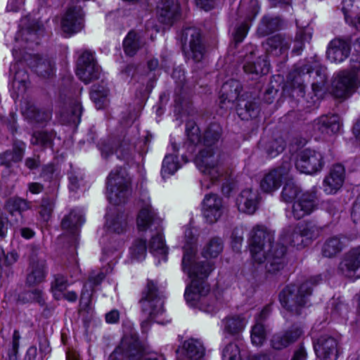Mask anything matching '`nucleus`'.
Wrapping results in <instances>:
<instances>
[{"instance_id":"50","label":"nucleus","mask_w":360,"mask_h":360,"mask_svg":"<svg viewBox=\"0 0 360 360\" xmlns=\"http://www.w3.org/2000/svg\"><path fill=\"white\" fill-rule=\"evenodd\" d=\"M108 94V89L105 86L103 85L93 86L91 92V98L94 102L98 109H101L103 107Z\"/></svg>"},{"instance_id":"38","label":"nucleus","mask_w":360,"mask_h":360,"mask_svg":"<svg viewBox=\"0 0 360 360\" xmlns=\"http://www.w3.org/2000/svg\"><path fill=\"white\" fill-rule=\"evenodd\" d=\"M46 274V264L44 262L33 263L31 271L27 276L26 283L29 285H35L44 281Z\"/></svg>"},{"instance_id":"55","label":"nucleus","mask_w":360,"mask_h":360,"mask_svg":"<svg viewBox=\"0 0 360 360\" xmlns=\"http://www.w3.org/2000/svg\"><path fill=\"white\" fill-rule=\"evenodd\" d=\"M285 146L284 140L279 137L268 143L266 146V153L271 158H274L284 150Z\"/></svg>"},{"instance_id":"6","label":"nucleus","mask_w":360,"mask_h":360,"mask_svg":"<svg viewBox=\"0 0 360 360\" xmlns=\"http://www.w3.org/2000/svg\"><path fill=\"white\" fill-rule=\"evenodd\" d=\"M241 89V84L238 80L230 79L226 82L221 89L220 103L221 108H232L234 102L238 101L236 111L242 120L256 117L259 111L257 103L253 101H245L240 98L239 95Z\"/></svg>"},{"instance_id":"3","label":"nucleus","mask_w":360,"mask_h":360,"mask_svg":"<svg viewBox=\"0 0 360 360\" xmlns=\"http://www.w3.org/2000/svg\"><path fill=\"white\" fill-rule=\"evenodd\" d=\"M321 281V276H315L302 283L288 285L279 295L281 305L286 310L300 314L309 302L314 285Z\"/></svg>"},{"instance_id":"5","label":"nucleus","mask_w":360,"mask_h":360,"mask_svg":"<svg viewBox=\"0 0 360 360\" xmlns=\"http://www.w3.org/2000/svg\"><path fill=\"white\" fill-rule=\"evenodd\" d=\"M355 51L351 59V70L339 72L332 83V94L338 98L349 97L360 86V38L355 44Z\"/></svg>"},{"instance_id":"13","label":"nucleus","mask_w":360,"mask_h":360,"mask_svg":"<svg viewBox=\"0 0 360 360\" xmlns=\"http://www.w3.org/2000/svg\"><path fill=\"white\" fill-rule=\"evenodd\" d=\"M182 40L184 41V51L187 57L195 62L200 61L204 56L205 47L200 30L195 27L186 28L182 34Z\"/></svg>"},{"instance_id":"47","label":"nucleus","mask_w":360,"mask_h":360,"mask_svg":"<svg viewBox=\"0 0 360 360\" xmlns=\"http://www.w3.org/2000/svg\"><path fill=\"white\" fill-rule=\"evenodd\" d=\"M25 149V144L23 142H17L13 146V151L6 152L3 154L5 160H0L1 165H9L11 161L19 162L22 160L24 150Z\"/></svg>"},{"instance_id":"10","label":"nucleus","mask_w":360,"mask_h":360,"mask_svg":"<svg viewBox=\"0 0 360 360\" xmlns=\"http://www.w3.org/2000/svg\"><path fill=\"white\" fill-rule=\"evenodd\" d=\"M143 348L134 330L125 333L120 345L110 355L109 360H141Z\"/></svg>"},{"instance_id":"49","label":"nucleus","mask_w":360,"mask_h":360,"mask_svg":"<svg viewBox=\"0 0 360 360\" xmlns=\"http://www.w3.org/2000/svg\"><path fill=\"white\" fill-rule=\"evenodd\" d=\"M19 300L22 303L37 302L43 305L44 304V293L40 288H34L20 294Z\"/></svg>"},{"instance_id":"48","label":"nucleus","mask_w":360,"mask_h":360,"mask_svg":"<svg viewBox=\"0 0 360 360\" xmlns=\"http://www.w3.org/2000/svg\"><path fill=\"white\" fill-rule=\"evenodd\" d=\"M6 208L7 211L11 214L14 215L15 214H18L21 216V213L24 211H26L30 208V205L26 200L14 198L9 199L6 204Z\"/></svg>"},{"instance_id":"18","label":"nucleus","mask_w":360,"mask_h":360,"mask_svg":"<svg viewBox=\"0 0 360 360\" xmlns=\"http://www.w3.org/2000/svg\"><path fill=\"white\" fill-rule=\"evenodd\" d=\"M338 270L346 277L352 279L360 278V246L352 248L344 255Z\"/></svg>"},{"instance_id":"43","label":"nucleus","mask_w":360,"mask_h":360,"mask_svg":"<svg viewBox=\"0 0 360 360\" xmlns=\"http://www.w3.org/2000/svg\"><path fill=\"white\" fill-rule=\"evenodd\" d=\"M126 224V219L122 213L117 214L116 216L110 213L107 214L106 226L109 231L120 233L124 231Z\"/></svg>"},{"instance_id":"16","label":"nucleus","mask_w":360,"mask_h":360,"mask_svg":"<svg viewBox=\"0 0 360 360\" xmlns=\"http://www.w3.org/2000/svg\"><path fill=\"white\" fill-rule=\"evenodd\" d=\"M101 73L100 67L97 65L94 56L89 51H84L79 56L76 74L79 79L85 84L97 79Z\"/></svg>"},{"instance_id":"4","label":"nucleus","mask_w":360,"mask_h":360,"mask_svg":"<svg viewBox=\"0 0 360 360\" xmlns=\"http://www.w3.org/2000/svg\"><path fill=\"white\" fill-rule=\"evenodd\" d=\"M223 154L219 148H202L195 158V164L204 176L202 186L208 189L224 174Z\"/></svg>"},{"instance_id":"9","label":"nucleus","mask_w":360,"mask_h":360,"mask_svg":"<svg viewBox=\"0 0 360 360\" xmlns=\"http://www.w3.org/2000/svg\"><path fill=\"white\" fill-rule=\"evenodd\" d=\"M131 179L122 167L112 170L107 180V195L110 203L124 202L130 193Z\"/></svg>"},{"instance_id":"59","label":"nucleus","mask_w":360,"mask_h":360,"mask_svg":"<svg viewBox=\"0 0 360 360\" xmlns=\"http://www.w3.org/2000/svg\"><path fill=\"white\" fill-rule=\"evenodd\" d=\"M53 202L48 199H44L41 204L40 214L45 221H48L53 210Z\"/></svg>"},{"instance_id":"7","label":"nucleus","mask_w":360,"mask_h":360,"mask_svg":"<svg viewBox=\"0 0 360 360\" xmlns=\"http://www.w3.org/2000/svg\"><path fill=\"white\" fill-rule=\"evenodd\" d=\"M308 74L309 77H312L315 79L311 84V89L314 96L319 99L324 94L327 75L326 69L319 67L316 63L314 66L309 64L304 65L290 73L289 78L291 80V86L295 90L297 89L300 96H303L304 94L303 82L304 79L302 77H306Z\"/></svg>"},{"instance_id":"64","label":"nucleus","mask_w":360,"mask_h":360,"mask_svg":"<svg viewBox=\"0 0 360 360\" xmlns=\"http://www.w3.org/2000/svg\"><path fill=\"white\" fill-rule=\"evenodd\" d=\"M353 0H343L342 11L345 15V20L347 23L352 22V17L349 15V8L352 6Z\"/></svg>"},{"instance_id":"25","label":"nucleus","mask_w":360,"mask_h":360,"mask_svg":"<svg viewBox=\"0 0 360 360\" xmlns=\"http://www.w3.org/2000/svg\"><path fill=\"white\" fill-rule=\"evenodd\" d=\"M351 40L336 38L333 39L328 46L327 58L333 63H342L347 59L350 53Z\"/></svg>"},{"instance_id":"22","label":"nucleus","mask_w":360,"mask_h":360,"mask_svg":"<svg viewBox=\"0 0 360 360\" xmlns=\"http://www.w3.org/2000/svg\"><path fill=\"white\" fill-rule=\"evenodd\" d=\"M314 351L319 358L324 360H337L338 343L336 339L328 335H322L314 341Z\"/></svg>"},{"instance_id":"29","label":"nucleus","mask_w":360,"mask_h":360,"mask_svg":"<svg viewBox=\"0 0 360 360\" xmlns=\"http://www.w3.org/2000/svg\"><path fill=\"white\" fill-rule=\"evenodd\" d=\"M21 112L23 116L30 122L44 123L51 117V112L48 110L37 108L34 103L24 101L21 104Z\"/></svg>"},{"instance_id":"58","label":"nucleus","mask_w":360,"mask_h":360,"mask_svg":"<svg viewBox=\"0 0 360 360\" xmlns=\"http://www.w3.org/2000/svg\"><path fill=\"white\" fill-rule=\"evenodd\" d=\"M31 143L34 145L49 146L51 144V136L46 132H36L32 135Z\"/></svg>"},{"instance_id":"23","label":"nucleus","mask_w":360,"mask_h":360,"mask_svg":"<svg viewBox=\"0 0 360 360\" xmlns=\"http://www.w3.org/2000/svg\"><path fill=\"white\" fill-rule=\"evenodd\" d=\"M159 20L165 25H171L180 18V9L178 0H160L157 8Z\"/></svg>"},{"instance_id":"14","label":"nucleus","mask_w":360,"mask_h":360,"mask_svg":"<svg viewBox=\"0 0 360 360\" xmlns=\"http://www.w3.org/2000/svg\"><path fill=\"white\" fill-rule=\"evenodd\" d=\"M324 165L323 157L317 150L305 149L297 158L295 167L302 173L312 174L321 171Z\"/></svg>"},{"instance_id":"40","label":"nucleus","mask_w":360,"mask_h":360,"mask_svg":"<svg viewBox=\"0 0 360 360\" xmlns=\"http://www.w3.org/2000/svg\"><path fill=\"white\" fill-rule=\"evenodd\" d=\"M247 323V319L242 315L231 316L225 320V329L231 334H238L244 330Z\"/></svg>"},{"instance_id":"45","label":"nucleus","mask_w":360,"mask_h":360,"mask_svg":"<svg viewBox=\"0 0 360 360\" xmlns=\"http://www.w3.org/2000/svg\"><path fill=\"white\" fill-rule=\"evenodd\" d=\"M70 110L67 112H63L61 117L64 121L67 122H72L77 124L80 122V117L82 112V108L81 103L78 101L72 102L70 104Z\"/></svg>"},{"instance_id":"33","label":"nucleus","mask_w":360,"mask_h":360,"mask_svg":"<svg viewBox=\"0 0 360 360\" xmlns=\"http://www.w3.org/2000/svg\"><path fill=\"white\" fill-rule=\"evenodd\" d=\"M105 276V274L101 271H92L90 273L88 281L84 285V290L82 292L80 299L82 304L85 306L89 304L94 288L98 285L104 279Z\"/></svg>"},{"instance_id":"36","label":"nucleus","mask_w":360,"mask_h":360,"mask_svg":"<svg viewBox=\"0 0 360 360\" xmlns=\"http://www.w3.org/2000/svg\"><path fill=\"white\" fill-rule=\"evenodd\" d=\"M11 71H15L13 79V88L18 91V94H23L28 86L29 76L27 72L25 70L20 68L17 63L12 65Z\"/></svg>"},{"instance_id":"1","label":"nucleus","mask_w":360,"mask_h":360,"mask_svg":"<svg viewBox=\"0 0 360 360\" xmlns=\"http://www.w3.org/2000/svg\"><path fill=\"white\" fill-rule=\"evenodd\" d=\"M282 244L274 243V232L263 225L255 226L249 233V248L255 263H265L267 272L276 274L285 264V245L297 248L307 245L300 226L291 225L285 228L280 235Z\"/></svg>"},{"instance_id":"39","label":"nucleus","mask_w":360,"mask_h":360,"mask_svg":"<svg viewBox=\"0 0 360 360\" xmlns=\"http://www.w3.org/2000/svg\"><path fill=\"white\" fill-rule=\"evenodd\" d=\"M223 248V242L221 238H212L205 244L201 254L206 259L216 258L221 254Z\"/></svg>"},{"instance_id":"19","label":"nucleus","mask_w":360,"mask_h":360,"mask_svg":"<svg viewBox=\"0 0 360 360\" xmlns=\"http://www.w3.org/2000/svg\"><path fill=\"white\" fill-rule=\"evenodd\" d=\"M140 211L137 216V227L139 231H144L153 224H159L160 219L155 210L150 205V198L147 193L142 195L140 198Z\"/></svg>"},{"instance_id":"28","label":"nucleus","mask_w":360,"mask_h":360,"mask_svg":"<svg viewBox=\"0 0 360 360\" xmlns=\"http://www.w3.org/2000/svg\"><path fill=\"white\" fill-rule=\"evenodd\" d=\"M300 327L292 326L289 330L274 335L271 340V346L275 349H282L295 342L302 335Z\"/></svg>"},{"instance_id":"32","label":"nucleus","mask_w":360,"mask_h":360,"mask_svg":"<svg viewBox=\"0 0 360 360\" xmlns=\"http://www.w3.org/2000/svg\"><path fill=\"white\" fill-rule=\"evenodd\" d=\"M28 64L40 77H50L55 74V64L49 58L34 55L28 62Z\"/></svg>"},{"instance_id":"26","label":"nucleus","mask_w":360,"mask_h":360,"mask_svg":"<svg viewBox=\"0 0 360 360\" xmlns=\"http://www.w3.org/2000/svg\"><path fill=\"white\" fill-rule=\"evenodd\" d=\"M353 238L342 234L328 237L322 245V255L327 258L336 257Z\"/></svg>"},{"instance_id":"30","label":"nucleus","mask_w":360,"mask_h":360,"mask_svg":"<svg viewBox=\"0 0 360 360\" xmlns=\"http://www.w3.org/2000/svg\"><path fill=\"white\" fill-rule=\"evenodd\" d=\"M181 353L187 360H205V349L200 339L189 338L184 342Z\"/></svg>"},{"instance_id":"42","label":"nucleus","mask_w":360,"mask_h":360,"mask_svg":"<svg viewBox=\"0 0 360 360\" xmlns=\"http://www.w3.org/2000/svg\"><path fill=\"white\" fill-rule=\"evenodd\" d=\"M150 252L162 260H167V248L165 245L163 236L160 232L153 236L150 242Z\"/></svg>"},{"instance_id":"21","label":"nucleus","mask_w":360,"mask_h":360,"mask_svg":"<svg viewBox=\"0 0 360 360\" xmlns=\"http://www.w3.org/2000/svg\"><path fill=\"white\" fill-rule=\"evenodd\" d=\"M345 179V169L341 164L332 165L323 181V189L326 194H335L342 186Z\"/></svg>"},{"instance_id":"20","label":"nucleus","mask_w":360,"mask_h":360,"mask_svg":"<svg viewBox=\"0 0 360 360\" xmlns=\"http://www.w3.org/2000/svg\"><path fill=\"white\" fill-rule=\"evenodd\" d=\"M316 207V195L313 191L302 193L292 207L293 217L298 220L312 213Z\"/></svg>"},{"instance_id":"24","label":"nucleus","mask_w":360,"mask_h":360,"mask_svg":"<svg viewBox=\"0 0 360 360\" xmlns=\"http://www.w3.org/2000/svg\"><path fill=\"white\" fill-rule=\"evenodd\" d=\"M260 201L261 196L258 190L245 188L238 197L236 203L239 211L252 214L258 209Z\"/></svg>"},{"instance_id":"61","label":"nucleus","mask_w":360,"mask_h":360,"mask_svg":"<svg viewBox=\"0 0 360 360\" xmlns=\"http://www.w3.org/2000/svg\"><path fill=\"white\" fill-rule=\"evenodd\" d=\"M69 188L72 192H77L80 188L82 178L75 172H71L69 174Z\"/></svg>"},{"instance_id":"44","label":"nucleus","mask_w":360,"mask_h":360,"mask_svg":"<svg viewBox=\"0 0 360 360\" xmlns=\"http://www.w3.org/2000/svg\"><path fill=\"white\" fill-rule=\"evenodd\" d=\"M298 224L307 245L321 234V229L312 221L299 223Z\"/></svg>"},{"instance_id":"62","label":"nucleus","mask_w":360,"mask_h":360,"mask_svg":"<svg viewBox=\"0 0 360 360\" xmlns=\"http://www.w3.org/2000/svg\"><path fill=\"white\" fill-rule=\"evenodd\" d=\"M351 217L354 224H360V194L357 196L353 204Z\"/></svg>"},{"instance_id":"52","label":"nucleus","mask_w":360,"mask_h":360,"mask_svg":"<svg viewBox=\"0 0 360 360\" xmlns=\"http://www.w3.org/2000/svg\"><path fill=\"white\" fill-rule=\"evenodd\" d=\"M68 285L67 279L62 275H56L51 283V290L56 299L62 298V293Z\"/></svg>"},{"instance_id":"27","label":"nucleus","mask_w":360,"mask_h":360,"mask_svg":"<svg viewBox=\"0 0 360 360\" xmlns=\"http://www.w3.org/2000/svg\"><path fill=\"white\" fill-rule=\"evenodd\" d=\"M340 120L338 115H323L316 120L314 129L321 135H332L340 129Z\"/></svg>"},{"instance_id":"54","label":"nucleus","mask_w":360,"mask_h":360,"mask_svg":"<svg viewBox=\"0 0 360 360\" xmlns=\"http://www.w3.org/2000/svg\"><path fill=\"white\" fill-rule=\"evenodd\" d=\"M146 243L145 240L138 239L135 240L130 248V255L134 259L141 261L143 260L146 255Z\"/></svg>"},{"instance_id":"15","label":"nucleus","mask_w":360,"mask_h":360,"mask_svg":"<svg viewBox=\"0 0 360 360\" xmlns=\"http://www.w3.org/2000/svg\"><path fill=\"white\" fill-rule=\"evenodd\" d=\"M84 27V13L79 6H70L63 15L60 28L66 37L80 32Z\"/></svg>"},{"instance_id":"56","label":"nucleus","mask_w":360,"mask_h":360,"mask_svg":"<svg viewBox=\"0 0 360 360\" xmlns=\"http://www.w3.org/2000/svg\"><path fill=\"white\" fill-rule=\"evenodd\" d=\"M42 32L41 26L37 22L32 27L23 29L22 30V36L23 39L28 41H36L38 39L39 35Z\"/></svg>"},{"instance_id":"46","label":"nucleus","mask_w":360,"mask_h":360,"mask_svg":"<svg viewBox=\"0 0 360 360\" xmlns=\"http://www.w3.org/2000/svg\"><path fill=\"white\" fill-rule=\"evenodd\" d=\"M302 192L300 187L292 181L286 182L281 192V199L285 202L296 200Z\"/></svg>"},{"instance_id":"63","label":"nucleus","mask_w":360,"mask_h":360,"mask_svg":"<svg viewBox=\"0 0 360 360\" xmlns=\"http://www.w3.org/2000/svg\"><path fill=\"white\" fill-rule=\"evenodd\" d=\"M233 247L238 250L243 241V231L240 229H235L232 233Z\"/></svg>"},{"instance_id":"37","label":"nucleus","mask_w":360,"mask_h":360,"mask_svg":"<svg viewBox=\"0 0 360 360\" xmlns=\"http://www.w3.org/2000/svg\"><path fill=\"white\" fill-rule=\"evenodd\" d=\"M84 222V218L82 212L79 210H73L70 213L65 216L61 223L64 230L75 233L79 226Z\"/></svg>"},{"instance_id":"57","label":"nucleus","mask_w":360,"mask_h":360,"mask_svg":"<svg viewBox=\"0 0 360 360\" xmlns=\"http://www.w3.org/2000/svg\"><path fill=\"white\" fill-rule=\"evenodd\" d=\"M101 150L102 155L105 158L115 153L117 158H120V155L118 154V152L120 150L122 152V146L117 141H108L102 144Z\"/></svg>"},{"instance_id":"34","label":"nucleus","mask_w":360,"mask_h":360,"mask_svg":"<svg viewBox=\"0 0 360 360\" xmlns=\"http://www.w3.org/2000/svg\"><path fill=\"white\" fill-rule=\"evenodd\" d=\"M146 42L142 35L131 30L123 40V50L127 56H134L144 46Z\"/></svg>"},{"instance_id":"17","label":"nucleus","mask_w":360,"mask_h":360,"mask_svg":"<svg viewBox=\"0 0 360 360\" xmlns=\"http://www.w3.org/2000/svg\"><path fill=\"white\" fill-rule=\"evenodd\" d=\"M223 200L217 194L206 195L202 202V214L209 224L217 221L224 212Z\"/></svg>"},{"instance_id":"51","label":"nucleus","mask_w":360,"mask_h":360,"mask_svg":"<svg viewBox=\"0 0 360 360\" xmlns=\"http://www.w3.org/2000/svg\"><path fill=\"white\" fill-rule=\"evenodd\" d=\"M177 157L168 155H166L162 162L161 173L165 178L166 176L174 174L179 169Z\"/></svg>"},{"instance_id":"31","label":"nucleus","mask_w":360,"mask_h":360,"mask_svg":"<svg viewBox=\"0 0 360 360\" xmlns=\"http://www.w3.org/2000/svg\"><path fill=\"white\" fill-rule=\"evenodd\" d=\"M253 51L246 56L243 65L244 71L247 74L261 75H266L269 71V63L266 60V56L264 58L258 57L257 60L253 59Z\"/></svg>"},{"instance_id":"41","label":"nucleus","mask_w":360,"mask_h":360,"mask_svg":"<svg viewBox=\"0 0 360 360\" xmlns=\"http://www.w3.org/2000/svg\"><path fill=\"white\" fill-rule=\"evenodd\" d=\"M281 19L278 17L265 16L263 18L257 29V34L264 37L279 29Z\"/></svg>"},{"instance_id":"35","label":"nucleus","mask_w":360,"mask_h":360,"mask_svg":"<svg viewBox=\"0 0 360 360\" xmlns=\"http://www.w3.org/2000/svg\"><path fill=\"white\" fill-rule=\"evenodd\" d=\"M289 40L280 34H276L267 39L264 44L266 51L269 54L278 56L289 49Z\"/></svg>"},{"instance_id":"8","label":"nucleus","mask_w":360,"mask_h":360,"mask_svg":"<svg viewBox=\"0 0 360 360\" xmlns=\"http://www.w3.org/2000/svg\"><path fill=\"white\" fill-rule=\"evenodd\" d=\"M140 303L143 313L150 320H154L160 324L169 322V320L162 318L165 314L164 302L154 281H148L146 289L143 293Z\"/></svg>"},{"instance_id":"53","label":"nucleus","mask_w":360,"mask_h":360,"mask_svg":"<svg viewBox=\"0 0 360 360\" xmlns=\"http://www.w3.org/2000/svg\"><path fill=\"white\" fill-rule=\"evenodd\" d=\"M266 330L262 323H256L251 330V341L255 346H261L266 340Z\"/></svg>"},{"instance_id":"12","label":"nucleus","mask_w":360,"mask_h":360,"mask_svg":"<svg viewBox=\"0 0 360 360\" xmlns=\"http://www.w3.org/2000/svg\"><path fill=\"white\" fill-rule=\"evenodd\" d=\"M292 163L284 161L281 166L266 173L260 181V187L265 193H271L278 190L283 180L290 177Z\"/></svg>"},{"instance_id":"11","label":"nucleus","mask_w":360,"mask_h":360,"mask_svg":"<svg viewBox=\"0 0 360 360\" xmlns=\"http://www.w3.org/2000/svg\"><path fill=\"white\" fill-rule=\"evenodd\" d=\"M221 127L217 123L210 124L205 131L202 139H200V130L193 123H187L186 134L188 139L193 144L202 142L203 148H214L221 135Z\"/></svg>"},{"instance_id":"60","label":"nucleus","mask_w":360,"mask_h":360,"mask_svg":"<svg viewBox=\"0 0 360 360\" xmlns=\"http://www.w3.org/2000/svg\"><path fill=\"white\" fill-rule=\"evenodd\" d=\"M248 28L249 26L245 22L236 29L233 34V39L236 43H240L244 39L248 34Z\"/></svg>"},{"instance_id":"2","label":"nucleus","mask_w":360,"mask_h":360,"mask_svg":"<svg viewBox=\"0 0 360 360\" xmlns=\"http://www.w3.org/2000/svg\"><path fill=\"white\" fill-rule=\"evenodd\" d=\"M186 244L184 247L182 269L191 279V283L186 289L184 297L187 303L200 310L212 314L216 311V300L212 296H207L210 285L207 279L214 269L211 261H197L195 239L191 229L185 231Z\"/></svg>"}]
</instances>
